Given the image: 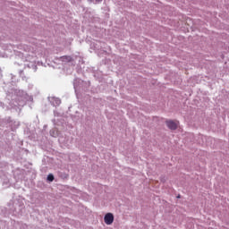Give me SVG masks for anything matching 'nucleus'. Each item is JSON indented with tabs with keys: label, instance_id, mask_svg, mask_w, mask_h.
Returning a JSON list of instances; mask_svg holds the SVG:
<instances>
[{
	"label": "nucleus",
	"instance_id": "f257e3e1",
	"mask_svg": "<svg viewBox=\"0 0 229 229\" xmlns=\"http://www.w3.org/2000/svg\"><path fill=\"white\" fill-rule=\"evenodd\" d=\"M104 221L106 225H112L114 223V214L106 213L104 216Z\"/></svg>",
	"mask_w": 229,
	"mask_h": 229
},
{
	"label": "nucleus",
	"instance_id": "39448f33",
	"mask_svg": "<svg viewBox=\"0 0 229 229\" xmlns=\"http://www.w3.org/2000/svg\"><path fill=\"white\" fill-rule=\"evenodd\" d=\"M96 3H101L103 0H95Z\"/></svg>",
	"mask_w": 229,
	"mask_h": 229
},
{
	"label": "nucleus",
	"instance_id": "423d86ee",
	"mask_svg": "<svg viewBox=\"0 0 229 229\" xmlns=\"http://www.w3.org/2000/svg\"><path fill=\"white\" fill-rule=\"evenodd\" d=\"M89 3H94V0H88Z\"/></svg>",
	"mask_w": 229,
	"mask_h": 229
},
{
	"label": "nucleus",
	"instance_id": "7ed1b4c3",
	"mask_svg": "<svg viewBox=\"0 0 229 229\" xmlns=\"http://www.w3.org/2000/svg\"><path fill=\"white\" fill-rule=\"evenodd\" d=\"M62 62H72V57L71 55H64L61 57Z\"/></svg>",
	"mask_w": 229,
	"mask_h": 229
},
{
	"label": "nucleus",
	"instance_id": "20e7f679",
	"mask_svg": "<svg viewBox=\"0 0 229 229\" xmlns=\"http://www.w3.org/2000/svg\"><path fill=\"white\" fill-rule=\"evenodd\" d=\"M47 180H48V182H53L54 180H55V175H53V174H48L47 175Z\"/></svg>",
	"mask_w": 229,
	"mask_h": 229
},
{
	"label": "nucleus",
	"instance_id": "f03ea898",
	"mask_svg": "<svg viewBox=\"0 0 229 229\" xmlns=\"http://www.w3.org/2000/svg\"><path fill=\"white\" fill-rule=\"evenodd\" d=\"M166 126L169 128V130H176V128H178V123L168 120L166 121Z\"/></svg>",
	"mask_w": 229,
	"mask_h": 229
}]
</instances>
